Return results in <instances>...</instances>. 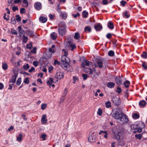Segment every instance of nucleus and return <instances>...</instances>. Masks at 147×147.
<instances>
[{
	"label": "nucleus",
	"instance_id": "1",
	"mask_svg": "<svg viewBox=\"0 0 147 147\" xmlns=\"http://www.w3.org/2000/svg\"><path fill=\"white\" fill-rule=\"evenodd\" d=\"M112 117L116 119H119L123 123H127L129 121L127 116L120 112V109L119 108H115L111 114Z\"/></svg>",
	"mask_w": 147,
	"mask_h": 147
},
{
	"label": "nucleus",
	"instance_id": "2",
	"mask_svg": "<svg viewBox=\"0 0 147 147\" xmlns=\"http://www.w3.org/2000/svg\"><path fill=\"white\" fill-rule=\"evenodd\" d=\"M124 130L122 128H119L113 132L114 134V139L116 140L118 142H119L121 140V138L123 134Z\"/></svg>",
	"mask_w": 147,
	"mask_h": 147
},
{
	"label": "nucleus",
	"instance_id": "3",
	"mask_svg": "<svg viewBox=\"0 0 147 147\" xmlns=\"http://www.w3.org/2000/svg\"><path fill=\"white\" fill-rule=\"evenodd\" d=\"M58 32L61 36L65 35L66 32V26L65 23L63 22H61L58 25Z\"/></svg>",
	"mask_w": 147,
	"mask_h": 147
},
{
	"label": "nucleus",
	"instance_id": "4",
	"mask_svg": "<svg viewBox=\"0 0 147 147\" xmlns=\"http://www.w3.org/2000/svg\"><path fill=\"white\" fill-rule=\"evenodd\" d=\"M64 55L61 57V66L62 67L66 68L68 65V62H70V61L69 58L67 56L68 54L67 52L65 51H64Z\"/></svg>",
	"mask_w": 147,
	"mask_h": 147
},
{
	"label": "nucleus",
	"instance_id": "5",
	"mask_svg": "<svg viewBox=\"0 0 147 147\" xmlns=\"http://www.w3.org/2000/svg\"><path fill=\"white\" fill-rule=\"evenodd\" d=\"M96 133L95 132H92L88 138L89 141L90 142L93 143L95 141Z\"/></svg>",
	"mask_w": 147,
	"mask_h": 147
},
{
	"label": "nucleus",
	"instance_id": "6",
	"mask_svg": "<svg viewBox=\"0 0 147 147\" xmlns=\"http://www.w3.org/2000/svg\"><path fill=\"white\" fill-rule=\"evenodd\" d=\"M64 74L63 72H58L56 73L54 77V78H56L57 80L56 82H57L58 81V80H60L63 78L64 77Z\"/></svg>",
	"mask_w": 147,
	"mask_h": 147
},
{
	"label": "nucleus",
	"instance_id": "7",
	"mask_svg": "<svg viewBox=\"0 0 147 147\" xmlns=\"http://www.w3.org/2000/svg\"><path fill=\"white\" fill-rule=\"evenodd\" d=\"M96 61L97 65H95L96 67L98 66L100 68H103L102 65L104 62L103 59H98Z\"/></svg>",
	"mask_w": 147,
	"mask_h": 147
},
{
	"label": "nucleus",
	"instance_id": "8",
	"mask_svg": "<svg viewBox=\"0 0 147 147\" xmlns=\"http://www.w3.org/2000/svg\"><path fill=\"white\" fill-rule=\"evenodd\" d=\"M112 101L113 103L116 106L119 105L121 102L119 98L115 96H113L112 98Z\"/></svg>",
	"mask_w": 147,
	"mask_h": 147
},
{
	"label": "nucleus",
	"instance_id": "9",
	"mask_svg": "<svg viewBox=\"0 0 147 147\" xmlns=\"http://www.w3.org/2000/svg\"><path fill=\"white\" fill-rule=\"evenodd\" d=\"M14 75H13L9 81V83H15L17 77L18 76V73H14Z\"/></svg>",
	"mask_w": 147,
	"mask_h": 147
},
{
	"label": "nucleus",
	"instance_id": "10",
	"mask_svg": "<svg viewBox=\"0 0 147 147\" xmlns=\"http://www.w3.org/2000/svg\"><path fill=\"white\" fill-rule=\"evenodd\" d=\"M92 63L86 60H84L82 63L81 66L83 68H84L85 67V65L90 66V65H92Z\"/></svg>",
	"mask_w": 147,
	"mask_h": 147
},
{
	"label": "nucleus",
	"instance_id": "11",
	"mask_svg": "<svg viewBox=\"0 0 147 147\" xmlns=\"http://www.w3.org/2000/svg\"><path fill=\"white\" fill-rule=\"evenodd\" d=\"M115 82L118 85L122 84V78L120 76L117 77L115 78Z\"/></svg>",
	"mask_w": 147,
	"mask_h": 147
},
{
	"label": "nucleus",
	"instance_id": "12",
	"mask_svg": "<svg viewBox=\"0 0 147 147\" xmlns=\"http://www.w3.org/2000/svg\"><path fill=\"white\" fill-rule=\"evenodd\" d=\"M94 28L96 31H99L102 29V26L100 23H98L96 25L94 26Z\"/></svg>",
	"mask_w": 147,
	"mask_h": 147
},
{
	"label": "nucleus",
	"instance_id": "13",
	"mask_svg": "<svg viewBox=\"0 0 147 147\" xmlns=\"http://www.w3.org/2000/svg\"><path fill=\"white\" fill-rule=\"evenodd\" d=\"M146 105V102L144 100L140 101L139 102V105L141 107H144Z\"/></svg>",
	"mask_w": 147,
	"mask_h": 147
},
{
	"label": "nucleus",
	"instance_id": "14",
	"mask_svg": "<svg viewBox=\"0 0 147 147\" xmlns=\"http://www.w3.org/2000/svg\"><path fill=\"white\" fill-rule=\"evenodd\" d=\"M70 62H68V65L65 68L64 67H62L64 69L66 70V71H69V72H72L73 71V69L72 67L69 65V63Z\"/></svg>",
	"mask_w": 147,
	"mask_h": 147
},
{
	"label": "nucleus",
	"instance_id": "15",
	"mask_svg": "<svg viewBox=\"0 0 147 147\" xmlns=\"http://www.w3.org/2000/svg\"><path fill=\"white\" fill-rule=\"evenodd\" d=\"M41 4L39 2L36 3L34 5L35 8L37 10H39L41 9Z\"/></svg>",
	"mask_w": 147,
	"mask_h": 147
},
{
	"label": "nucleus",
	"instance_id": "16",
	"mask_svg": "<svg viewBox=\"0 0 147 147\" xmlns=\"http://www.w3.org/2000/svg\"><path fill=\"white\" fill-rule=\"evenodd\" d=\"M46 115L44 114L42 116V117L41 119V121L44 123L45 124L47 122V120L46 119Z\"/></svg>",
	"mask_w": 147,
	"mask_h": 147
},
{
	"label": "nucleus",
	"instance_id": "17",
	"mask_svg": "<svg viewBox=\"0 0 147 147\" xmlns=\"http://www.w3.org/2000/svg\"><path fill=\"white\" fill-rule=\"evenodd\" d=\"M39 21L42 23L46 22L47 21V18L43 16L40 17L39 18Z\"/></svg>",
	"mask_w": 147,
	"mask_h": 147
},
{
	"label": "nucleus",
	"instance_id": "18",
	"mask_svg": "<svg viewBox=\"0 0 147 147\" xmlns=\"http://www.w3.org/2000/svg\"><path fill=\"white\" fill-rule=\"evenodd\" d=\"M69 49L73 51L76 48V45L75 44H70V45L68 46Z\"/></svg>",
	"mask_w": 147,
	"mask_h": 147
},
{
	"label": "nucleus",
	"instance_id": "19",
	"mask_svg": "<svg viewBox=\"0 0 147 147\" xmlns=\"http://www.w3.org/2000/svg\"><path fill=\"white\" fill-rule=\"evenodd\" d=\"M115 83L113 82H109L108 83L107 86L110 88H112L115 87Z\"/></svg>",
	"mask_w": 147,
	"mask_h": 147
},
{
	"label": "nucleus",
	"instance_id": "20",
	"mask_svg": "<svg viewBox=\"0 0 147 147\" xmlns=\"http://www.w3.org/2000/svg\"><path fill=\"white\" fill-rule=\"evenodd\" d=\"M27 35L30 36H32L34 35V32L30 30H28L26 32Z\"/></svg>",
	"mask_w": 147,
	"mask_h": 147
},
{
	"label": "nucleus",
	"instance_id": "21",
	"mask_svg": "<svg viewBox=\"0 0 147 147\" xmlns=\"http://www.w3.org/2000/svg\"><path fill=\"white\" fill-rule=\"evenodd\" d=\"M23 135L21 134H20L17 137L16 140L19 142H20L22 141V137Z\"/></svg>",
	"mask_w": 147,
	"mask_h": 147
},
{
	"label": "nucleus",
	"instance_id": "22",
	"mask_svg": "<svg viewBox=\"0 0 147 147\" xmlns=\"http://www.w3.org/2000/svg\"><path fill=\"white\" fill-rule=\"evenodd\" d=\"M139 126V124L136 123L131 125L130 127L131 129H136L138 128Z\"/></svg>",
	"mask_w": 147,
	"mask_h": 147
},
{
	"label": "nucleus",
	"instance_id": "23",
	"mask_svg": "<svg viewBox=\"0 0 147 147\" xmlns=\"http://www.w3.org/2000/svg\"><path fill=\"white\" fill-rule=\"evenodd\" d=\"M108 27L111 29H112L114 28L113 24L111 22H108L107 24Z\"/></svg>",
	"mask_w": 147,
	"mask_h": 147
},
{
	"label": "nucleus",
	"instance_id": "24",
	"mask_svg": "<svg viewBox=\"0 0 147 147\" xmlns=\"http://www.w3.org/2000/svg\"><path fill=\"white\" fill-rule=\"evenodd\" d=\"M84 31L85 32H90L91 31V28L89 26H87L85 27L84 28Z\"/></svg>",
	"mask_w": 147,
	"mask_h": 147
},
{
	"label": "nucleus",
	"instance_id": "25",
	"mask_svg": "<svg viewBox=\"0 0 147 147\" xmlns=\"http://www.w3.org/2000/svg\"><path fill=\"white\" fill-rule=\"evenodd\" d=\"M130 84V82L129 81L127 80L123 84L125 88H127L129 87Z\"/></svg>",
	"mask_w": 147,
	"mask_h": 147
},
{
	"label": "nucleus",
	"instance_id": "26",
	"mask_svg": "<svg viewBox=\"0 0 147 147\" xmlns=\"http://www.w3.org/2000/svg\"><path fill=\"white\" fill-rule=\"evenodd\" d=\"M53 82V80L52 78H50L49 80L47 82V83L48 84L49 86H51V84Z\"/></svg>",
	"mask_w": 147,
	"mask_h": 147
},
{
	"label": "nucleus",
	"instance_id": "27",
	"mask_svg": "<svg viewBox=\"0 0 147 147\" xmlns=\"http://www.w3.org/2000/svg\"><path fill=\"white\" fill-rule=\"evenodd\" d=\"M55 35V32H53L51 34L52 38L54 40L56 39L57 38V36Z\"/></svg>",
	"mask_w": 147,
	"mask_h": 147
},
{
	"label": "nucleus",
	"instance_id": "28",
	"mask_svg": "<svg viewBox=\"0 0 147 147\" xmlns=\"http://www.w3.org/2000/svg\"><path fill=\"white\" fill-rule=\"evenodd\" d=\"M18 28L19 32V34H23L24 32V31L23 30L21 26H20L18 27Z\"/></svg>",
	"mask_w": 147,
	"mask_h": 147
},
{
	"label": "nucleus",
	"instance_id": "29",
	"mask_svg": "<svg viewBox=\"0 0 147 147\" xmlns=\"http://www.w3.org/2000/svg\"><path fill=\"white\" fill-rule=\"evenodd\" d=\"M108 55L110 57L113 56L114 55V52L112 50H110L108 52Z\"/></svg>",
	"mask_w": 147,
	"mask_h": 147
},
{
	"label": "nucleus",
	"instance_id": "30",
	"mask_svg": "<svg viewBox=\"0 0 147 147\" xmlns=\"http://www.w3.org/2000/svg\"><path fill=\"white\" fill-rule=\"evenodd\" d=\"M80 36L78 32H76L75 34V35L74 36V38L76 39H78Z\"/></svg>",
	"mask_w": 147,
	"mask_h": 147
},
{
	"label": "nucleus",
	"instance_id": "31",
	"mask_svg": "<svg viewBox=\"0 0 147 147\" xmlns=\"http://www.w3.org/2000/svg\"><path fill=\"white\" fill-rule=\"evenodd\" d=\"M23 67L25 70H27L29 68L30 66L28 63H26V65H23Z\"/></svg>",
	"mask_w": 147,
	"mask_h": 147
},
{
	"label": "nucleus",
	"instance_id": "32",
	"mask_svg": "<svg viewBox=\"0 0 147 147\" xmlns=\"http://www.w3.org/2000/svg\"><path fill=\"white\" fill-rule=\"evenodd\" d=\"M135 136L136 138V139H138L139 140H141L142 137V135L140 134H136Z\"/></svg>",
	"mask_w": 147,
	"mask_h": 147
},
{
	"label": "nucleus",
	"instance_id": "33",
	"mask_svg": "<svg viewBox=\"0 0 147 147\" xmlns=\"http://www.w3.org/2000/svg\"><path fill=\"white\" fill-rule=\"evenodd\" d=\"M3 69L4 70H7V69L8 66L7 64L6 63H3L2 64Z\"/></svg>",
	"mask_w": 147,
	"mask_h": 147
},
{
	"label": "nucleus",
	"instance_id": "34",
	"mask_svg": "<svg viewBox=\"0 0 147 147\" xmlns=\"http://www.w3.org/2000/svg\"><path fill=\"white\" fill-rule=\"evenodd\" d=\"M106 107L107 108H109L111 106V103L109 101H108L105 103Z\"/></svg>",
	"mask_w": 147,
	"mask_h": 147
},
{
	"label": "nucleus",
	"instance_id": "35",
	"mask_svg": "<svg viewBox=\"0 0 147 147\" xmlns=\"http://www.w3.org/2000/svg\"><path fill=\"white\" fill-rule=\"evenodd\" d=\"M82 14L84 18H86L88 15V13L86 12V10L82 12Z\"/></svg>",
	"mask_w": 147,
	"mask_h": 147
},
{
	"label": "nucleus",
	"instance_id": "36",
	"mask_svg": "<svg viewBox=\"0 0 147 147\" xmlns=\"http://www.w3.org/2000/svg\"><path fill=\"white\" fill-rule=\"evenodd\" d=\"M132 117L134 119H137L139 118V115L136 113H134Z\"/></svg>",
	"mask_w": 147,
	"mask_h": 147
},
{
	"label": "nucleus",
	"instance_id": "37",
	"mask_svg": "<svg viewBox=\"0 0 147 147\" xmlns=\"http://www.w3.org/2000/svg\"><path fill=\"white\" fill-rule=\"evenodd\" d=\"M23 38V42H24L26 43L28 40V37L26 36H25V35L24 34Z\"/></svg>",
	"mask_w": 147,
	"mask_h": 147
},
{
	"label": "nucleus",
	"instance_id": "38",
	"mask_svg": "<svg viewBox=\"0 0 147 147\" xmlns=\"http://www.w3.org/2000/svg\"><path fill=\"white\" fill-rule=\"evenodd\" d=\"M16 20L18 22H20L21 21V17L18 15H16Z\"/></svg>",
	"mask_w": 147,
	"mask_h": 147
},
{
	"label": "nucleus",
	"instance_id": "39",
	"mask_svg": "<svg viewBox=\"0 0 147 147\" xmlns=\"http://www.w3.org/2000/svg\"><path fill=\"white\" fill-rule=\"evenodd\" d=\"M47 135L45 134H42L40 136V138H42L43 140H46V138L47 137Z\"/></svg>",
	"mask_w": 147,
	"mask_h": 147
},
{
	"label": "nucleus",
	"instance_id": "40",
	"mask_svg": "<svg viewBox=\"0 0 147 147\" xmlns=\"http://www.w3.org/2000/svg\"><path fill=\"white\" fill-rule=\"evenodd\" d=\"M102 112H102V110L101 109L99 108L98 109V111L97 112V114L99 116H101L102 114Z\"/></svg>",
	"mask_w": 147,
	"mask_h": 147
},
{
	"label": "nucleus",
	"instance_id": "41",
	"mask_svg": "<svg viewBox=\"0 0 147 147\" xmlns=\"http://www.w3.org/2000/svg\"><path fill=\"white\" fill-rule=\"evenodd\" d=\"M26 9L24 8H21L20 9V13L22 14L25 13H26Z\"/></svg>",
	"mask_w": 147,
	"mask_h": 147
},
{
	"label": "nucleus",
	"instance_id": "42",
	"mask_svg": "<svg viewBox=\"0 0 147 147\" xmlns=\"http://www.w3.org/2000/svg\"><path fill=\"white\" fill-rule=\"evenodd\" d=\"M21 82V78H20L18 79L17 81L16 84L17 85H19L20 84Z\"/></svg>",
	"mask_w": 147,
	"mask_h": 147
},
{
	"label": "nucleus",
	"instance_id": "43",
	"mask_svg": "<svg viewBox=\"0 0 147 147\" xmlns=\"http://www.w3.org/2000/svg\"><path fill=\"white\" fill-rule=\"evenodd\" d=\"M82 76L83 77V80H85L87 79L88 75L87 74H82Z\"/></svg>",
	"mask_w": 147,
	"mask_h": 147
},
{
	"label": "nucleus",
	"instance_id": "44",
	"mask_svg": "<svg viewBox=\"0 0 147 147\" xmlns=\"http://www.w3.org/2000/svg\"><path fill=\"white\" fill-rule=\"evenodd\" d=\"M24 82L26 84H28L29 83V81L28 79V78L27 77H26L24 79Z\"/></svg>",
	"mask_w": 147,
	"mask_h": 147
},
{
	"label": "nucleus",
	"instance_id": "45",
	"mask_svg": "<svg viewBox=\"0 0 147 147\" xmlns=\"http://www.w3.org/2000/svg\"><path fill=\"white\" fill-rule=\"evenodd\" d=\"M23 2L25 5L24 6V7H28V3L27 0H23Z\"/></svg>",
	"mask_w": 147,
	"mask_h": 147
},
{
	"label": "nucleus",
	"instance_id": "46",
	"mask_svg": "<svg viewBox=\"0 0 147 147\" xmlns=\"http://www.w3.org/2000/svg\"><path fill=\"white\" fill-rule=\"evenodd\" d=\"M122 91V90L121 88L118 87L117 88V89L116 90V92L118 94H120Z\"/></svg>",
	"mask_w": 147,
	"mask_h": 147
},
{
	"label": "nucleus",
	"instance_id": "47",
	"mask_svg": "<svg viewBox=\"0 0 147 147\" xmlns=\"http://www.w3.org/2000/svg\"><path fill=\"white\" fill-rule=\"evenodd\" d=\"M142 56L145 59L147 58V53L145 51H144L142 54Z\"/></svg>",
	"mask_w": 147,
	"mask_h": 147
},
{
	"label": "nucleus",
	"instance_id": "48",
	"mask_svg": "<svg viewBox=\"0 0 147 147\" xmlns=\"http://www.w3.org/2000/svg\"><path fill=\"white\" fill-rule=\"evenodd\" d=\"M33 64L34 66L37 67L38 64V62L36 61H34L33 62Z\"/></svg>",
	"mask_w": 147,
	"mask_h": 147
},
{
	"label": "nucleus",
	"instance_id": "49",
	"mask_svg": "<svg viewBox=\"0 0 147 147\" xmlns=\"http://www.w3.org/2000/svg\"><path fill=\"white\" fill-rule=\"evenodd\" d=\"M32 45L31 43H30L29 44H27L26 45V48L27 49H31L32 48Z\"/></svg>",
	"mask_w": 147,
	"mask_h": 147
},
{
	"label": "nucleus",
	"instance_id": "50",
	"mask_svg": "<svg viewBox=\"0 0 147 147\" xmlns=\"http://www.w3.org/2000/svg\"><path fill=\"white\" fill-rule=\"evenodd\" d=\"M12 10L13 11L15 12L16 10H18V8L17 6H14L12 7Z\"/></svg>",
	"mask_w": 147,
	"mask_h": 147
},
{
	"label": "nucleus",
	"instance_id": "51",
	"mask_svg": "<svg viewBox=\"0 0 147 147\" xmlns=\"http://www.w3.org/2000/svg\"><path fill=\"white\" fill-rule=\"evenodd\" d=\"M47 107V105L46 104H42L41 106V109L42 110H44Z\"/></svg>",
	"mask_w": 147,
	"mask_h": 147
},
{
	"label": "nucleus",
	"instance_id": "52",
	"mask_svg": "<svg viewBox=\"0 0 147 147\" xmlns=\"http://www.w3.org/2000/svg\"><path fill=\"white\" fill-rule=\"evenodd\" d=\"M37 49L36 47H34L33 49L31 51V52L32 53H33L34 54H35L36 53V49Z\"/></svg>",
	"mask_w": 147,
	"mask_h": 147
},
{
	"label": "nucleus",
	"instance_id": "53",
	"mask_svg": "<svg viewBox=\"0 0 147 147\" xmlns=\"http://www.w3.org/2000/svg\"><path fill=\"white\" fill-rule=\"evenodd\" d=\"M11 22L13 24H15L16 23L15 18L14 17L11 18Z\"/></svg>",
	"mask_w": 147,
	"mask_h": 147
},
{
	"label": "nucleus",
	"instance_id": "54",
	"mask_svg": "<svg viewBox=\"0 0 147 147\" xmlns=\"http://www.w3.org/2000/svg\"><path fill=\"white\" fill-rule=\"evenodd\" d=\"M35 69L33 67H32L31 69H29L28 71L30 73H31L32 71H35Z\"/></svg>",
	"mask_w": 147,
	"mask_h": 147
},
{
	"label": "nucleus",
	"instance_id": "55",
	"mask_svg": "<svg viewBox=\"0 0 147 147\" xmlns=\"http://www.w3.org/2000/svg\"><path fill=\"white\" fill-rule=\"evenodd\" d=\"M11 33L13 34L17 35L18 34V33L16 30H13L11 31Z\"/></svg>",
	"mask_w": 147,
	"mask_h": 147
},
{
	"label": "nucleus",
	"instance_id": "56",
	"mask_svg": "<svg viewBox=\"0 0 147 147\" xmlns=\"http://www.w3.org/2000/svg\"><path fill=\"white\" fill-rule=\"evenodd\" d=\"M63 18L65 19L67 17V14L65 13H63L62 15Z\"/></svg>",
	"mask_w": 147,
	"mask_h": 147
},
{
	"label": "nucleus",
	"instance_id": "57",
	"mask_svg": "<svg viewBox=\"0 0 147 147\" xmlns=\"http://www.w3.org/2000/svg\"><path fill=\"white\" fill-rule=\"evenodd\" d=\"M145 64L146 63L145 62H143L142 66L144 69H147V66L145 65Z\"/></svg>",
	"mask_w": 147,
	"mask_h": 147
},
{
	"label": "nucleus",
	"instance_id": "58",
	"mask_svg": "<svg viewBox=\"0 0 147 147\" xmlns=\"http://www.w3.org/2000/svg\"><path fill=\"white\" fill-rule=\"evenodd\" d=\"M106 36L108 39H110L111 37V34L110 33H108L106 35Z\"/></svg>",
	"mask_w": 147,
	"mask_h": 147
},
{
	"label": "nucleus",
	"instance_id": "59",
	"mask_svg": "<svg viewBox=\"0 0 147 147\" xmlns=\"http://www.w3.org/2000/svg\"><path fill=\"white\" fill-rule=\"evenodd\" d=\"M21 2V0H14L13 3L14 4H17Z\"/></svg>",
	"mask_w": 147,
	"mask_h": 147
},
{
	"label": "nucleus",
	"instance_id": "60",
	"mask_svg": "<svg viewBox=\"0 0 147 147\" xmlns=\"http://www.w3.org/2000/svg\"><path fill=\"white\" fill-rule=\"evenodd\" d=\"M53 69V67L52 66H51L49 67L48 71L49 73L51 72V71Z\"/></svg>",
	"mask_w": 147,
	"mask_h": 147
},
{
	"label": "nucleus",
	"instance_id": "61",
	"mask_svg": "<svg viewBox=\"0 0 147 147\" xmlns=\"http://www.w3.org/2000/svg\"><path fill=\"white\" fill-rule=\"evenodd\" d=\"M126 3L125 1L123 0H122L121 1V5L123 6H124Z\"/></svg>",
	"mask_w": 147,
	"mask_h": 147
},
{
	"label": "nucleus",
	"instance_id": "62",
	"mask_svg": "<svg viewBox=\"0 0 147 147\" xmlns=\"http://www.w3.org/2000/svg\"><path fill=\"white\" fill-rule=\"evenodd\" d=\"M67 88H65L64 90V92L63 93V96H66V94L67 93Z\"/></svg>",
	"mask_w": 147,
	"mask_h": 147
},
{
	"label": "nucleus",
	"instance_id": "63",
	"mask_svg": "<svg viewBox=\"0 0 147 147\" xmlns=\"http://www.w3.org/2000/svg\"><path fill=\"white\" fill-rule=\"evenodd\" d=\"M128 13V12L127 11H126L124 13V15L127 18H128L129 17V15L128 14H127Z\"/></svg>",
	"mask_w": 147,
	"mask_h": 147
},
{
	"label": "nucleus",
	"instance_id": "64",
	"mask_svg": "<svg viewBox=\"0 0 147 147\" xmlns=\"http://www.w3.org/2000/svg\"><path fill=\"white\" fill-rule=\"evenodd\" d=\"M103 4L104 5H107L108 3L107 0H102Z\"/></svg>",
	"mask_w": 147,
	"mask_h": 147
}]
</instances>
